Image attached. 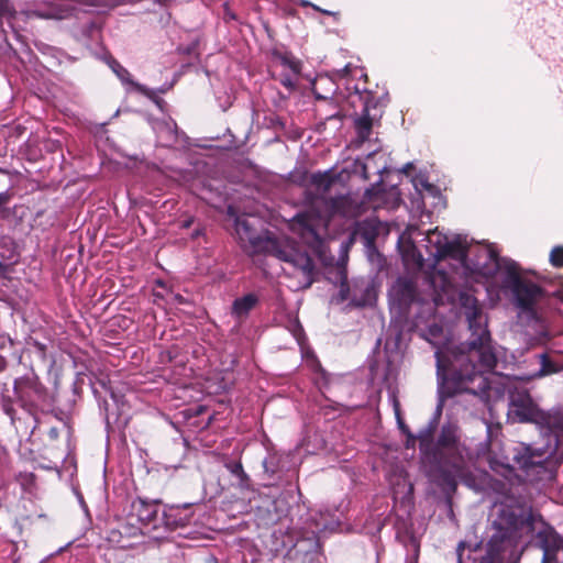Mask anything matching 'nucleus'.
<instances>
[{
  "label": "nucleus",
  "instance_id": "obj_27",
  "mask_svg": "<svg viewBox=\"0 0 563 563\" xmlns=\"http://www.w3.org/2000/svg\"><path fill=\"white\" fill-rule=\"evenodd\" d=\"M540 369L534 377H542L545 375H550L560 371V367L556 363H554L547 354L540 355Z\"/></svg>",
  "mask_w": 563,
  "mask_h": 563
},
{
  "label": "nucleus",
  "instance_id": "obj_25",
  "mask_svg": "<svg viewBox=\"0 0 563 563\" xmlns=\"http://www.w3.org/2000/svg\"><path fill=\"white\" fill-rule=\"evenodd\" d=\"M225 468L239 479L241 487H247L250 477L245 473L243 465L240 461H229L224 464Z\"/></svg>",
  "mask_w": 563,
  "mask_h": 563
},
{
  "label": "nucleus",
  "instance_id": "obj_17",
  "mask_svg": "<svg viewBox=\"0 0 563 563\" xmlns=\"http://www.w3.org/2000/svg\"><path fill=\"white\" fill-rule=\"evenodd\" d=\"M77 4H92L91 0H66L60 3H56L48 13L45 14L46 18L63 20L70 15H73L77 11Z\"/></svg>",
  "mask_w": 563,
  "mask_h": 563
},
{
  "label": "nucleus",
  "instance_id": "obj_42",
  "mask_svg": "<svg viewBox=\"0 0 563 563\" xmlns=\"http://www.w3.org/2000/svg\"><path fill=\"white\" fill-rule=\"evenodd\" d=\"M352 302H354L356 306H365V300H356L355 298H352Z\"/></svg>",
  "mask_w": 563,
  "mask_h": 563
},
{
  "label": "nucleus",
  "instance_id": "obj_19",
  "mask_svg": "<svg viewBox=\"0 0 563 563\" xmlns=\"http://www.w3.org/2000/svg\"><path fill=\"white\" fill-rule=\"evenodd\" d=\"M168 529L173 530L178 527H184L189 522V518L187 516H181L178 507H170L168 510L164 511L162 515V520Z\"/></svg>",
  "mask_w": 563,
  "mask_h": 563
},
{
  "label": "nucleus",
  "instance_id": "obj_9",
  "mask_svg": "<svg viewBox=\"0 0 563 563\" xmlns=\"http://www.w3.org/2000/svg\"><path fill=\"white\" fill-rule=\"evenodd\" d=\"M13 394L21 408L35 418L38 404L46 398V388L36 375L31 374L14 379Z\"/></svg>",
  "mask_w": 563,
  "mask_h": 563
},
{
  "label": "nucleus",
  "instance_id": "obj_14",
  "mask_svg": "<svg viewBox=\"0 0 563 563\" xmlns=\"http://www.w3.org/2000/svg\"><path fill=\"white\" fill-rule=\"evenodd\" d=\"M387 169L388 165L385 154L374 151L366 156L365 162L361 166V174L365 180L371 179L373 175H377L379 179Z\"/></svg>",
  "mask_w": 563,
  "mask_h": 563
},
{
  "label": "nucleus",
  "instance_id": "obj_7",
  "mask_svg": "<svg viewBox=\"0 0 563 563\" xmlns=\"http://www.w3.org/2000/svg\"><path fill=\"white\" fill-rule=\"evenodd\" d=\"M514 412L521 422H532L547 435H553L556 441L563 438V409L553 411L541 410L529 398L514 400Z\"/></svg>",
  "mask_w": 563,
  "mask_h": 563
},
{
  "label": "nucleus",
  "instance_id": "obj_33",
  "mask_svg": "<svg viewBox=\"0 0 563 563\" xmlns=\"http://www.w3.org/2000/svg\"><path fill=\"white\" fill-rule=\"evenodd\" d=\"M294 75H284L282 78H280V82L284 87L288 88V89H292L295 88L296 86V80L294 79Z\"/></svg>",
  "mask_w": 563,
  "mask_h": 563
},
{
  "label": "nucleus",
  "instance_id": "obj_41",
  "mask_svg": "<svg viewBox=\"0 0 563 563\" xmlns=\"http://www.w3.org/2000/svg\"><path fill=\"white\" fill-rule=\"evenodd\" d=\"M308 563H321V561L319 556L313 555L309 559Z\"/></svg>",
  "mask_w": 563,
  "mask_h": 563
},
{
  "label": "nucleus",
  "instance_id": "obj_16",
  "mask_svg": "<svg viewBox=\"0 0 563 563\" xmlns=\"http://www.w3.org/2000/svg\"><path fill=\"white\" fill-rule=\"evenodd\" d=\"M258 302L260 297L256 294H246L233 301L231 313L235 319L246 318L250 311L254 309Z\"/></svg>",
  "mask_w": 563,
  "mask_h": 563
},
{
  "label": "nucleus",
  "instance_id": "obj_5",
  "mask_svg": "<svg viewBox=\"0 0 563 563\" xmlns=\"http://www.w3.org/2000/svg\"><path fill=\"white\" fill-rule=\"evenodd\" d=\"M258 220L254 217L243 216L236 217L234 229L241 247L249 254L273 253L279 260L291 264L295 268L301 271L306 286L312 284V275L314 272V263L310 255L300 252L295 247L280 249L275 239L263 235L256 228Z\"/></svg>",
  "mask_w": 563,
  "mask_h": 563
},
{
  "label": "nucleus",
  "instance_id": "obj_30",
  "mask_svg": "<svg viewBox=\"0 0 563 563\" xmlns=\"http://www.w3.org/2000/svg\"><path fill=\"white\" fill-rule=\"evenodd\" d=\"M0 261H2V263H7L8 265L10 263H14L15 262V253H14L13 249L3 251V247L0 246Z\"/></svg>",
  "mask_w": 563,
  "mask_h": 563
},
{
  "label": "nucleus",
  "instance_id": "obj_18",
  "mask_svg": "<svg viewBox=\"0 0 563 563\" xmlns=\"http://www.w3.org/2000/svg\"><path fill=\"white\" fill-rule=\"evenodd\" d=\"M108 65L112 69V71L118 76V78L122 81V84L129 86V88L131 89H134L148 96V90L144 86L135 82L132 79L130 71L126 68H124L118 60L111 57L108 60Z\"/></svg>",
  "mask_w": 563,
  "mask_h": 563
},
{
  "label": "nucleus",
  "instance_id": "obj_21",
  "mask_svg": "<svg viewBox=\"0 0 563 563\" xmlns=\"http://www.w3.org/2000/svg\"><path fill=\"white\" fill-rule=\"evenodd\" d=\"M415 187L418 191L421 192L422 199H426L427 197L437 199L438 202H434V206H438L440 202H442V195L440 189L430 184L427 179L419 177L415 179Z\"/></svg>",
  "mask_w": 563,
  "mask_h": 563
},
{
  "label": "nucleus",
  "instance_id": "obj_31",
  "mask_svg": "<svg viewBox=\"0 0 563 563\" xmlns=\"http://www.w3.org/2000/svg\"><path fill=\"white\" fill-rule=\"evenodd\" d=\"M339 295L342 301L350 299V287L345 275L342 277Z\"/></svg>",
  "mask_w": 563,
  "mask_h": 563
},
{
  "label": "nucleus",
  "instance_id": "obj_39",
  "mask_svg": "<svg viewBox=\"0 0 563 563\" xmlns=\"http://www.w3.org/2000/svg\"><path fill=\"white\" fill-rule=\"evenodd\" d=\"M316 528H317V532H318V533L324 532V531H327L328 529H330L328 525H323L322 527H319V525H317V527H316Z\"/></svg>",
  "mask_w": 563,
  "mask_h": 563
},
{
  "label": "nucleus",
  "instance_id": "obj_4",
  "mask_svg": "<svg viewBox=\"0 0 563 563\" xmlns=\"http://www.w3.org/2000/svg\"><path fill=\"white\" fill-rule=\"evenodd\" d=\"M366 212L364 198L354 195H342L332 198L319 197L302 212L297 213L289 222V229L300 242L318 256L325 253V240L329 220L339 216L356 218Z\"/></svg>",
  "mask_w": 563,
  "mask_h": 563
},
{
  "label": "nucleus",
  "instance_id": "obj_37",
  "mask_svg": "<svg viewBox=\"0 0 563 563\" xmlns=\"http://www.w3.org/2000/svg\"><path fill=\"white\" fill-rule=\"evenodd\" d=\"M8 272V264L0 261V276H3Z\"/></svg>",
  "mask_w": 563,
  "mask_h": 563
},
{
  "label": "nucleus",
  "instance_id": "obj_28",
  "mask_svg": "<svg viewBox=\"0 0 563 563\" xmlns=\"http://www.w3.org/2000/svg\"><path fill=\"white\" fill-rule=\"evenodd\" d=\"M389 401L390 404L393 405V408H394V411H395V416L397 418V421H398V424H399V428L401 430H405V423L401 419V416H400V402L397 398V395L395 391H390L389 393Z\"/></svg>",
  "mask_w": 563,
  "mask_h": 563
},
{
  "label": "nucleus",
  "instance_id": "obj_10",
  "mask_svg": "<svg viewBox=\"0 0 563 563\" xmlns=\"http://www.w3.org/2000/svg\"><path fill=\"white\" fill-rule=\"evenodd\" d=\"M382 178H379L371 188L364 192V202L366 211L372 209L374 211L386 209L394 210L399 207L401 202L400 190L397 186L390 188H382Z\"/></svg>",
  "mask_w": 563,
  "mask_h": 563
},
{
  "label": "nucleus",
  "instance_id": "obj_29",
  "mask_svg": "<svg viewBox=\"0 0 563 563\" xmlns=\"http://www.w3.org/2000/svg\"><path fill=\"white\" fill-rule=\"evenodd\" d=\"M550 263L555 267L563 266V246H555L550 253Z\"/></svg>",
  "mask_w": 563,
  "mask_h": 563
},
{
  "label": "nucleus",
  "instance_id": "obj_24",
  "mask_svg": "<svg viewBox=\"0 0 563 563\" xmlns=\"http://www.w3.org/2000/svg\"><path fill=\"white\" fill-rule=\"evenodd\" d=\"M311 184L321 192L325 194L330 190L334 183V178L330 172L314 173L311 175Z\"/></svg>",
  "mask_w": 563,
  "mask_h": 563
},
{
  "label": "nucleus",
  "instance_id": "obj_22",
  "mask_svg": "<svg viewBox=\"0 0 563 563\" xmlns=\"http://www.w3.org/2000/svg\"><path fill=\"white\" fill-rule=\"evenodd\" d=\"M7 384H0V406L3 412L10 418L11 423L15 422L14 400L9 393Z\"/></svg>",
  "mask_w": 563,
  "mask_h": 563
},
{
  "label": "nucleus",
  "instance_id": "obj_44",
  "mask_svg": "<svg viewBox=\"0 0 563 563\" xmlns=\"http://www.w3.org/2000/svg\"><path fill=\"white\" fill-rule=\"evenodd\" d=\"M190 222L189 221H186L185 222V227H189Z\"/></svg>",
  "mask_w": 563,
  "mask_h": 563
},
{
  "label": "nucleus",
  "instance_id": "obj_1",
  "mask_svg": "<svg viewBox=\"0 0 563 563\" xmlns=\"http://www.w3.org/2000/svg\"><path fill=\"white\" fill-rule=\"evenodd\" d=\"M424 282L430 299L418 297L417 285L411 277H398L388 291L390 312L400 320L412 318L419 325L435 316L438 306L452 303L457 297L471 335L465 343L435 351L439 385L452 384L454 391L487 394L490 389L487 374L496 368L499 353L488 330L483 305L470 291H457L453 276L442 269L429 272Z\"/></svg>",
  "mask_w": 563,
  "mask_h": 563
},
{
  "label": "nucleus",
  "instance_id": "obj_32",
  "mask_svg": "<svg viewBox=\"0 0 563 563\" xmlns=\"http://www.w3.org/2000/svg\"><path fill=\"white\" fill-rule=\"evenodd\" d=\"M298 2H299V4H300L301 7H303V8L311 7L313 10L319 11V12H321V13H323V14H327V15H333V14H334V13H333V12H331V11H328V10L321 9L320 7H318V5L313 4V3H311V2H310V1H308V0H298Z\"/></svg>",
  "mask_w": 563,
  "mask_h": 563
},
{
  "label": "nucleus",
  "instance_id": "obj_43",
  "mask_svg": "<svg viewBox=\"0 0 563 563\" xmlns=\"http://www.w3.org/2000/svg\"><path fill=\"white\" fill-rule=\"evenodd\" d=\"M341 71L346 74L347 73V66H345Z\"/></svg>",
  "mask_w": 563,
  "mask_h": 563
},
{
  "label": "nucleus",
  "instance_id": "obj_20",
  "mask_svg": "<svg viewBox=\"0 0 563 563\" xmlns=\"http://www.w3.org/2000/svg\"><path fill=\"white\" fill-rule=\"evenodd\" d=\"M354 124L356 130V146H360L369 139L373 125L372 119L366 113L362 117H358Z\"/></svg>",
  "mask_w": 563,
  "mask_h": 563
},
{
  "label": "nucleus",
  "instance_id": "obj_12",
  "mask_svg": "<svg viewBox=\"0 0 563 563\" xmlns=\"http://www.w3.org/2000/svg\"><path fill=\"white\" fill-rule=\"evenodd\" d=\"M158 514L159 504L157 501H147L139 498L131 505L130 518H135L143 529L156 530L162 520Z\"/></svg>",
  "mask_w": 563,
  "mask_h": 563
},
{
  "label": "nucleus",
  "instance_id": "obj_2",
  "mask_svg": "<svg viewBox=\"0 0 563 563\" xmlns=\"http://www.w3.org/2000/svg\"><path fill=\"white\" fill-rule=\"evenodd\" d=\"M443 410L441 399L435 408L428 430L419 437V450L422 462L440 474L441 485L455 489L457 478L465 475L471 461V451L461 440V431L456 423L446 422L441 427L435 442L431 434L437 428Z\"/></svg>",
  "mask_w": 563,
  "mask_h": 563
},
{
  "label": "nucleus",
  "instance_id": "obj_38",
  "mask_svg": "<svg viewBox=\"0 0 563 563\" xmlns=\"http://www.w3.org/2000/svg\"><path fill=\"white\" fill-rule=\"evenodd\" d=\"M413 168V164L412 163H407L404 168H402V173L405 174H408L409 170H411Z\"/></svg>",
  "mask_w": 563,
  "mask_h": 563
},
{
  "label": "nucleus",
  "instance_id": "obj_11",
  "mask_svg": "<svg viewBox=\"0 0 563 563\" xmlns=\"http://www.w3.org/2000/svg\"><path fill=\"white\" fill-rule=\"evenodd\" d=\"M511 460L516 466L527 475L530 473L540 474L545 471L544 452L533 451L530 446L519 443L511 450Z\"/></svg>",
  "mask_w": 563,
  "mask_h": 563
},
{
  "label": "nucleus",
  "instance_id": "obj_13",
  "mask_svg": "<svg viewBox=\"0 0 563 563\" xmlns=\"http://www.w3.org/2000/svg\"><path fill=\"white\" fill-rule=\"evenodd\" d=\"M157 142L165 147H176L183 142L177 125L174 121H157L153 125Z\"/></svg>",
  "mask_w": 563,
  "mask_h": 563
},
{
  "label": "nucleus",
  "instance_id": "obj_26",
  "mask_svg": "<svg viewBox=\"0 0 563 563\" xmlns=\"http://www.w3.org/2000/svg\"><path fill=\"white\" fill-rule=\"evenodd\" d=\"M279 63L288 68L294 76H298L301 70V63L290 53H278L275 55Z\"/></svg>",
  "mask_w": 563,
  "mask_h": 563
},
{
  "label": "nucleus",
  "instance_id": "obj_8",
  "mask_svg": "<svg viewBox=\"0 0 563 563\" xmlns=\"http://www.w3.org/2000/svg\"><path fill=\"white\" fill-rule=\"evenodd\" d=\"M422 242H424L422 246L426 249L428 256L435 261L450 256L465 262L473 255V249L467 245L466 236L455 235L450 239L438 228L428 231Z\"/></svg>",
  "mask_w": 563,
  "mask_h": 563
},
{
  "label": "nucleus",
  "instance_id": "obj_6",
  "mask_svg": "<svg viewBox=\"0 0 563 563\" xmlns=\"http://www.w3.org/2000/svg\"><path fill=\"white\" fill-rule=\"evenodd\" d=\"M529 522V516L519 507H503L494 521L496 532L486 545V553L481 558L474 556V563H504L516 547L518 531Z\"/></svg>",
  "mask_w": 563,
  "mask_h": 563
},
{
  "label": "nucleus",
  "instance_id": "obj_35",
  "mask_svg": "<svg viewBox=\"0 0 563 563\" xmlns=\"http://www.w3.org/2000/svg\"><path fill=\"white\" fill-rule=\"evenodd\" d=\"M464 549H465V543L460 542L457 545V549H456L457 563H464V559H463Z\"/></svg>",
  "mask_w": 563,
  "mask_h": 563
},
{
  "label": "nucleus",
  "instance_id": "obj_40",
  "mask_svg": "<svg viewBox=\"0 0 563 563\" xmlns=\"http://www.w3.org/2000/svg\"><path fill=\"white\" fill-rule=\"evenodd\" d=\"M440 330H441V328L435 325V324H431L430 325V331H431L432 334L439 332Z\"/></svg>",
  "mask_w": 563,
  "mask_h": 563
},
{
  "label": "nucleus",
  "instance_id": "obj_23",
  "mask_svg": "<svg viewBox=\"0 0 563 563\" xmlns=\"http://www.w3.org/2000/svg\"><path fill=\"white\" fill-rule=\"evenodd\" d=\"M282 455L277 452H269L263 460L264 473L269 477H274L282 468Z\"/></svg>",
  "mask_w": 563,
  "mask_h": 563
},
{
  "label": "nucleus",
  "instance_id": "obj_34",
  "mask_svg": "<svg viewBox=\"0 0 563 563\" xmlns=\"http://www.w3.org/2000/svg\"><path fill=\"white\" fill-rule=\"evenodd\" d=\"M11 11V4L9 0H0V16Z\"/></svg>",
  "mask_w": 563,
  "mask_h": 563
},
{
  "label": "nucleus",
  "instance_id": "obj_3",
  "mask_svg": "<svg viewBox=\"0 0 563 563\" xmlns=\"http://www.w3.org/2000/svg\"><path fill=\"white\" fill-rule=\"evenodd\" d=\"M470 262L472 269L482 276L493 277L497 273L501 274L500 286L509 291L520 322L529 324L538 320L537 306L544 297V291L537 284L520 277L515 261L499 257L493 245H481L475 258H471Z\"/></svg>",
  "mask_w": 563,
  "mask_h": 563
},
{
  "label": "nucleus",
  "instance_id": "obj_36",
  "mask_svg": "<svg viewBox=\"0 0 563 563\" xmlns=\"http://www.w3.org/2000/svg\"><path fill=\"white\" fill-rule=\"evenodd\" d=\"M9 200V195L7 192L0 194V208L5 205Z\"/></svg>",
  "mask_w": 563,
  "mask_h": 563
},
{
  "label": "nucleus",
  "instance_id": "obj_15",
  "mask_svg": "<svg viewBox=\"0 0 563 563\" xmlns=\"http://www.w3.org/2000/svg\"><path fill=\"white\" fill-rule=\"evenodd\" d=\"M538 541L543 550L542 563H552L556 559L560 541L553 532H539Z\"/></svg>",
  "mask_w": 563,
  "mask_h": 563
}]
</instances>
